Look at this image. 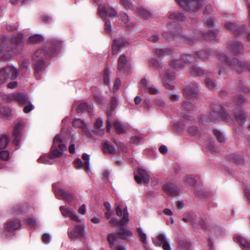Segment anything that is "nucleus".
<instances>
[{"instance_id": "nucleus-1", "label": "nucleus", "mask_w": 250, "mask_h": 250, "mask_svg": "<svg viewBox=\"0 0 250 250\" xmlns=\"http://www.w3.org/2000/svg\"><path fill=\"white\" fill-rule=\"evenodd\" d=\"M230 119L229 115L226 113L221 105L212 107L211 112L208 114H203L200 118L202 123L204 125H207L213 120H226Z\"/></svg>"}, {"instance_id": "nucleus-2", "label": "nucleus", "mask_w": 250, "mask_h": 250, "mask_svg": "<svg viewBox=\"0 0 250 250\" xmlns=\"http://www.w3.org/2000/svg\"><path fill=\"white\" fill-rule=\"evenodd\" d=\"M62 135H57L53 141L52 150L49 155L50 158H59L62 155L63 152L66 150V146L63 143Z\"/></svg>"}, {"instance_id": "nucleus-3", "label": "nucleus", "mask_w": 250, "mask_h": 250, "mask_svg": "<svg viewBox=\"0 0 250 250\" xmlns=\"http://www.w3.org/2000/svg\"><path fill=\"white\" fill-rule=\"evenodd\" d=\"M184 9L189 12H195L202 6V0H176Z\"/></svg>"}, {"instance_id": "nucleus-4", "label": "nucleus", "mask_w": 250, "mask_h": 250, "mask_svg": "<svg viewBox=\"0 0 250 250\" xmlns=\"http://www.w3.org/2000/svg\"><path fill=\"white\" fill-rule=\"evenodd\" d=\"M21 227L20 222L17 220L8 221L5 225V230L3 232V237L10 239L15 235L14 230Z\"/></svg>"}, {"instance_id": "nucleus-5", "label": "nucleus", "mask_w": 250, "mask_h": 250, "mask_svg": "<svg viewBox=\"0 0 250 250\" xmlns=\"http://www.w3.org/2000/svg\"><path fill=\"white\" fill-rule=\"evenodd\" d=\"M17 71L12 66H8L0 71V84L9 80H13L17 76Z\"/></svg>"}, {"instance_id": "nucleus-6", "label": "nucleus", "mask_w": 250, "mask_h": 250, "mask_svg": "<svg viewBox=\"0 0 250 250\" xmlns=\"http://www.w3.org/2000/svg\"><path fill=\"white\" fill-rule=\"evenodd\" d=\"M44 51L40 50L36 51L33 55V64L35 66L36 73L40 72L43 68V56L44 55Z\"/></svg>"}, {"instance_id": "nucleus-7", "label": "nucleus", "mask_w": 250, "mask_h": 250, "mask_svg": "<svg viewBox=\"0 0 250 250\" xmlns=\"http://www.w3.org/2000/svg\"><path fill=\"white\" fill-rule=\"evenodd\" d=\"M13 97L20 104L24 105L28 104L23 108L24 113H27L33 109V105L29 104V101L26 94L19 93L14 95Z\"/></svg>"}, {"instance_id": "nucleus-8", "label": "nucleus", "mask_w": 250, "mask_h": 250, "mask_svg": "<svg viewBox=\"0 0 250 250\" xmlns=\"http://www.w3.org/2000/svg\"><path fill=\"white\" fill-rule=\"evenodd\" d=\"M152 241L156 246L160 247L162 245L164 250H171L164 233L159 234L156 238L152 239Z\"/></svg>"}, {"instance_id": "nucleus-9", "label": "nucleus", "mask_w": 250, "mask_h": 250, "mask_svg": "<svg viewBox=\"0 0 250 250\" xmlns=\"http://www.w3.org/2000/svg\"><path fill=\"white\" fill-rule=\"evenodd\" d=\"M68 235L69 238L73 240L81 238L83 235V228L80 225H77L75 229L69 228Z\"/></svg>"}, {"instance_id": "nucleus-10", "label": "nucleus", "mask_w": 250, "mask_h": 250, "mask_svg": "<svg viewBox=\"0 0 250 250\" xmlns=\"http://www.w3.org/2000/svg\"><path fill=\"white\" fill-rule=\"evenodd\" d=\"M24 125L22 122L18 123L15 126L13 136L14 137V143L16 146H18L21 138V133L24 128Z\"/></svg>"}, {"instance_id": "nucleus-11", "label": "nucleus", "mask_w": 250, "mask_h": 250, "mask_svg": "<svg viewBox=\"0 0 250 250\" xmlns=\"http://www.w3.org/2000/svg\"><path fill=\"white\" fill-rule=\"evenodd\" d=\"M128 44L129 42L123 39L114 40L112 44L113 54H118L121 48L128 45Z\"/></svg>"}, {"instance_id": "nucleus-12", "label": "nucleus", "mask_w": 250, "mask_h": 250, "mask_svg": "<svg viewBox=\"0 0 250 250\" xmlns=\"http://www.w3.org/2000/svg\"><path fill=\"white\" fill-rule=\"evenodd\" d=\"M135 180L138 183L142 182L147 183L149 181V177L146 172L142 169H138L134 176Z\"/></svg>"}, {"instance_id": "nucleus-13", "label": "nucleus", "mask_w": 250, "mask_h": 250, "mask_svg": "<svg viewBox=\"0 0 250 250\" xmlns=\"http://www.w3.org/2000/svg\"><path fill=\"white\" fill-rule=\"evenodd\" d=\"M198 86L196 84H192L188 86L184 90V95L188 100L191 98H195L198 91Z\"/></svg>"}, {"instance_id": "nucleus-14", "label": "nucleus", "mask_w": 250, "mask_h": 250, "mask_svg": "<svg viewBox=\"0 0 250 250\" xmlns=\"http://www.w3.org/2000/svg\"><path fill=\"white\" fill-rule=\"evenodd\" d=\"M60 209L64 216L69 217L72 219L77 222L80 221V220L76 213L71 208L64 206H61Z\"/></svg>"}, {"instance_id": "nucleus-15", "label": "nucleus", "mask_w": 250, "mask_h": 250, "mask_svg": "<svg viewBox=\"0 0 250 250\" xmlns=\"http://www.w3.org/2000/svg\"><path fill=\"white\" fill-rule=\"evenodd\" d=\"M60 209L64 216L69 217L72 219L77 222L80 221V220L76 213L71 208L64 206H61Z\"/></svg>"}, {"instance_id": "nucleus-16", "label": "nucleus", "mask_w": 250, "mask_h": 250, "mask_svg": "<svg viewBox=\"0 0 250 250\" xmlns=\"http://www.w3.org/2000/svg\"><path fill=\"white\" fill-rule=\"evenodd\" d=\"M55 192L56 196L64 198L68 202L72 201L74 197L73 193L68 192L60 188H55Z\"/></svg>"}, {"instance_id": "nucleus-17", "label": "nucleus", "mask_w": 250, "mask_h": 250, "mask_svg": "<svg viewBox=\"0 0 250 250\" xmlns=\"http://www.w3.org/2000/svg\"><path fill=\"white\" fill-rule=\"evenodd\" d=\"M129 68V64L126 57L124 55H121L119 58L118 68L122 72H125Z\"/></svg>"}, {"instance_id": "nucleus-18", "label": "nucleus", "mask_w": 250, "mask_h": 250, "mask_svg": "<svg viewBox=\"0 0 250 250\" xmlns=\"http://www.w3.org/2000/svg\"><path fill=\"white\" fill-rule=\"evenodd\" d=\"M141 86L142 87L146 88L148 92L152 95H156L159 93V90L153 86H149L148 82L146 79H143L141 82Z\"/></svg>"}, {"instance_id": "nucleus-19", "label": "nucleus", "mask_w": 250, "mask_h": 250, "mask_svg": "<svg viewBox=\"0 0 250 250\" xmlns=\"http://www.w3.org/2000/svg\"><path fill=\"white\" fill-rule=\"evenodd\" d=\"M175 79V75L173 73H167L163 78V81L165 83V87L167 88L171 89L172 85L170 83Z\"/></svg>"}, {"instance_id": "nucleus-20", "label": "nucleus", "mask_w": 250, "mask_h": 250, "mask_svg": "<svg viewBox=\"0 0 250 250\" xmlns=\"http://www.w3.org/2000/svg\"><path fill=\"white\" fill-rule=\"evenodd\" d=\"M99 12L101 17H104L105 14L108 15L110 17L116 16L117 15V12L115 9L110 8L107 11H106L104 6L103 5H100L99 6Z\"/></svg>"}, {"instance_id": "nucleus-21", "label": "nucleus", "mask_w": 250, "mask_h": 250, "mask_svg": "<svg viewBox=\"0 0 250 250\" xmlns=\"http://www.w3.org/2000/svg\"><path fill=\"white\" fill-rule=\"evenodd\" d=\"M217 58L220 61L230 65L231 66H234L236 67H238L239 66L241 65L240 63L238 62V60H234V63H232V62H229V59L228 58L227 56H225V55L223 54H219L217 55Z\"/></svg>"}, {"instance_id": "nucleus-22", "label": "nucleus", "mask_w": 250, "mask_h": 250, "mask_svg": "<svg viewBox=\"0 0 250 250\" xmlns=\"http://www.w3.org/2000/svg\"><path fill=\"white\" fill-rule=\"evenodd\" d=\"M103 121L98 119L95 123V129L94 130V132L99 135H102L104 133V130L103 127Z\"/></svg>"}, {"instance_id": "nucleus-23", "label": "nucleus", "mask_w": 250, "mask_h": 250, "mask_svg": "<svg viewBox=\"0 0 250 250\" xmlns=\"http://www.w3.org/2000/svg\"><path fill=\"white\" fill-rule=\"evenodd\" d=\"M0 40H1V42L0 44V54L3 53L5 51H9V50L8 49L7 42H9V40H8L7 38L5 36L1 37Z\"/></svg>"}, {"instance_id": "nucleus-24", "label": "nucleus", "mask_w": 250, "mask_h": 250, "mask_svg": "<svg viewBox=\"0 0 250 250\" xmlns=\"http://www.w3.org/2000/svg\"><path fill=\"white\" fill-rule=\"evenodd\" d=\"M164 191L168 194L172 196H175L177 195L178 190L172 185H167L164 187Z\"/></svg>"}, {"instance_id": "nucleus-25", "label": "nucleus", "mask_w": 250, "mask_h": 250, "mask_svg": "<svg viewBox=\"0 0 250 250\" xmlns=\"http://www.w3.org/2000/svg\"><path fill=\"white\" fill-rule=\"evenodd\" d=\"M230 45L233 53L235 54L241 53L243 49L242 45L237 42H231Z\"/></svg>"}, {"instance_id": "nucleus-26", "label": "nucleus", "mask_w": 250, "mask_h": 250, "mask_svg": "<svg viewBox=\"0 0 250 250\" xmlns=\"http://www.w3.org/2000/svg\"><path fill=\"white\" fill-rule=\"evenodd\" d=\"M113 125L118 133H122L126 131V127L118 121L114 122Z\"/></svg>"}, {"instance_id": "nucleus-27", "label": "nucleus", "mask_w": 250, "mask_h": 250, "mask_svg": "<svg viewBox=\"0 0 250 250\" xmlns=\"http://www.w3.org/2000/svg\"><path fill=\"white\" fill-rule=\"evenodd\" d=\"M237 239L243 247L244 250H248L250 249V243L246 239L239 236L237 237Z\"/></svg>"}, {"instance_id": "nucleus-28", "label": "nucleus", "mask_w": 250, "mask_h": 250, "mask_svg": "<svg viewBox=\"0 0 250 250\" xmlns=\"http://www.w3.org/2000/svg\"><path fill=\"white\" fill-rule=\"evenodd\" d=\"M131 232L127 229L122 228L118 232L120 237L123 239H126L131 235Z\"/></svg>"}, {"instance_id": "nucleus-29", "label": "nucleus", "mask_w": 250, "mask_h": 250, "mask_svg": "<svg viewBox=\"0 0 250 250\" xmlns=\"http://www.w3.org/2000/svg\"><path fill=\"white\" fill-rule=\"evenodd\" d=\"M9 137L7 135H3L0 138V149H4L7 146Z\"/></svg>"}, {"instance_id": "nucleus-30", "label": "nucleus", "mask_w": 250, "mask_h": 250, "mask_svg": "<svg viewBox=\"0 0 250 250\" xmlns=\"http://www.w3.org/2000/svg\"><path fill=\"white\" fill-rule=\"evenodd\" d=\"M103 149L105 153L115 154L116 152V150L114 147L108 144L107 143H105L104 144Z\"/></svg>"}, {"instance_id": "nucleus-31", "label": "nucleus", "mask_w": 250, "mask_h": 250, "mask_svg": "<svg viewBox=\"0 0 250 250\" xmlns=\"http://www.w3.org/2000/svg\"><path fill=\"white\" fill-rule=\"evenodd\" d=\"M77 110L79 112L87 111L88 112L90 113L91 112L92 109L91 107L89 106L86 103H83L80 104L78 105Z\"/></svg>"}, {"instance_id": "nucleus-32", "label": "nucleus", "mask_w": 250, "mask_h": 250, "mask_svg": "<svg viewBox=\"0 0 250 250\" xmlns=\"http://www.w3.org/2000/svg\"><path fill=\"white\" fill-rule=\"evenodd\" d=\"M235 118L239 124H243L246 118V114L243 111H239L235 114Z\"/></svg>"}, {"instance_id": "nucleus-33", "label": "nucleus", "mask_w": 250, "mask_h": 250, "mask_svg": "<svg viewBox=\"0 0 250 250\" xmlns=\"http://www.w3.org/2000/svg\"><path fill=\"white\" fill-rule=\"evenodd\" d=\"M117 239V237L116 236H115L113 234H110L108 235L107 237V240L109 244V245L110 247L112 249H113L115 248L114 245L115 244V242H116Z\"/></svg>"}, {"instance_id": "nucleus-34", "label": "nucleus", "mask_w": 250, "mask_h": 250, "mask_svg": "<svg viewBox=\"0 0 250 250\" xmlns=\"http://www.w3.org/2000/svg\"><path fill=\"white\" fill-rule=\"evenodd\" d=\"M22 40V35L19 34L18 37H14L11 39V43L13 46L17 45L20 44Z\"/></svg>"}, {"instance_id": "nucleus-35", "label": "nucleus", "mask_w": 250, "mask_h": 250, "mask_svg": "<svg viewBox=\"0 0 250 250\" xmlns=\"http://www.w3.org/2000/svg\"><path fill=\"white\" fill-rule=\"evenodd\" d=\"M73 124L74 126L82 128L83 130L86 129V125L85 123L79 119L75 120L73 122Z\"/></svg>"}, {"instance_id": "nucleus-36", "label": "nucleus", "mask_w": 250, "mask_h": 250, "mask_svg": "<svg viewBox=\"0 0 250 250\" xmlns=\"http://www.w3.org/2000/svg\"><path fill=\"white\" fill-rule=\"evenodd\" d=\"M182 107L186 111L191 112L194 109V106L190 102L186 101L183 103Z\"/></svg>"}, {"instance_id": "nucleus-37", "label": "nucleus", "mask_w": 250, "mask_h": 250, "mask_svg": "<svg viewBox=\"0 0 250 250\" xmlns=\"http://www.w3.org/2000/svg\"><path fill=\"white\" fill-rule=\"evenodd\" d=\"M82 158L85 161L84 167L87 172L89 170V156L86 153L83 154Z\"/></svg>"}, {"instance_id": "nucleus-38", "label": "nucleus", "mask_w": 250, "mask_h": 250, "mask_svg": "<svg viewBox=\"0 0 250 250\" xmlns=\"http://www.w3.org/2000/svg\"><path fill=\"white\" fill-rule=\"evenodd\" d=\"M169 17L171 20L177 21H181L184 19V16L179 13L171 14L169 15Z\"/></svg>"}, {"instance_id": "nucleus-39", "label": "nucleus", "mask_w": 250, "mask_h": 250, "mask_svg": "<svg viewBox=\"0 0 250 250\" xmlns=\"http://www.w3.org/2000/svg\"><path fill=\"white\" fill-rule=\"evenodd\" d=\"M42 40V37L38 35H34L29 37V43H37Z\"/></svg>"}, {"instance_id": "nucleus-40", "label": "nucleus", "mask_w": 250, "mask_h": 250, "mask_svg": "<svg viewBox=\"0 0 250 250\" xmlns=\"http://www.w3.org/2000/svg\"><path fill=\"white\" fill-rule=\"evenodd\" d=\"M213 133H214V135L216 136L217 140L219 142L222 143L225 141V138L224 136L223 135V133L220 132L219 130L214 129L213 130Z\"/></svg>"}, {"instance_id": "nucleus-41", "label": "nucleus", "mask_w": 250, "mask_h": 250, "mask_svg": "<svg viewBox=\"0 0 250 250\" xmlns=\"http://www.w3.org/2000/svg\"><path fill=\"white\" fill-rule=\"evenodd\" d=\"M137 231L139 234V237L140 238L141 241L145 244H146L147 242L146 240V235L145 233H144L143 230L140 228L137 229Z\"/></svg>"}, {"instance_id": "nucleus-42", "label": "nucleus", "mask_w": 250, "mask_h": 250, "mask_svg": "<svg viewBox=\"0 0 250 250\" xmlns=\"http://www.w3.org/2000/svg\"><path fill=\"white\" fill-rule=\"evenodd\" d=\"M120 227H123L126 224H127L129 221L128 219V214L127 212H126L125 210L124 211V217L123 218L119 221Z\"/></svg>"}, {"instance_id": "nucleus-43", "label": "nucleus", "mask_w": 250, "mask_h": 250, "mask_svg": "<svg viewBox=\"0 0 250 250\" xmlns=\"http://www.w3.org/2000/svg\"><path fill=\"white\" fill-rule=\"evenodd\" d=\"M234 102L238 105H241L245 102V99L239 95H235L233 98Z\"/></svg>"}, {"instance_id": "nucleus-44", "label": "nucleus", "mask_w": 250, "mask_h": 250, "mask_svg": "<svg viewBox=\"0 0 250 250\" xmlns=\"http://www.w3.org/2000/svg\"><path fill=\"white\" fill-rule=\"evenodd\" d=\"M139 14L145 19H147L150 16V13L146 9L142 8L138 12Z\"/></svg>"}, {"instance_id": "nucleus-45", "label": "nucleus", "mask_w": 250, "mask_h": 250, "mask_svg": "<svg viewBox=\"0 0 250 250\" xmlns=\"http://www.w3.org/2000/svg\"><path fill=\"white\" fill-rule=\"evenodd\" d=\"M0 114L3 116H8L11 114V110L8 108L0 106Z\"/></svg>"}, {"instance_id": "nucleus-46", "label": "nucleus", "mask_w": 250, "mask_h": 250, "mask_svg": "<svg viewBox=\"0 0 250 250\" xmlns=\"http://www.w3.org/2000/svg\"><path fill=\"white\" fill-rule=\"evenodd\" d=\"M104 83L105 85H108L109 83V79H110V73L108 70H105L104 73Z\"/></svg>"}, {"instance_id": "nucleus-47", "label": "nucleus", "mask_w": 250, "mask_h": 250, "mask_svg": "<svg viewBox=\"0 0 250 250\" xmlns=\"http://www.w3.org/2000/svg\"><path fill=\"white\" fill-rule=\"evenodd\" d=\"M183 60L185 62L191 63L194 61L195 57L191 55L187 54L184 56Z\"/></svg>"}, {"instance_id": "nucleus-48", "label": "nucleus", "mask_w": 250, "mask_h": 250, "mask_svg": "<svg viewBox=\"0 0 250 250\" xmlns=\"http://www.w3.org/2000/svg\"><path fill=\"white\" fill-rule=\"evenodd\" d=\"M120 2L127 9H130L133 8L132 4L128 0H120Z\"/></svg>"}, {"instance_id": "nucleus-49", "label": "nucleus", "mask_w": 250, "mask_h": 250, "mask_svg": "<svg viewBox=\"0 0 250 250\" xmlns=\"http://www.w3.org/2000/svg\"><path fill=\"white\" fill-rule=\"evenodd\" d=\"M9 153L7 151H0V158L3 160L6 161L9 159Z\"/></svg>"}, {"instance_id": "nucleus-50", "label": "nucleus", "mask_w": 250, "mask_h": 250, "mask_svg": "<svg viewBox=\"0 0 250 250\" xmlns=\"http://www.w3.org/2000/svg\"><path fill=\"white\" fill-rule=\"evenodd\" d=\"M50 159H51L50 158L49 155H46L40 157L38 159V162L40 163H47L49 162Z\"/></svg>"}, {"instance_id": "nucleus-51", "label": "nucleus", "mask_w": 250, "mask_h": 250, "mask_svg": "<svg viewBox=\"0 0 250 250\" xmlns=\"http://www.w3.org/2000/svg\"><path fill=\"white\" fill-rule=\"evenodd\" d=\"M170 64L175 68H182L183 65L181 63L180 61L178 60H173L171 62Z\"/></svg>"}, {"instance_id": "nucleus-52", "label": "nucleus", "mask_w": 250, "mask_h": 250, "mask_svg": "<svg viewBox=\"0 0 250 250\" xmlns=\"http://www.w3.org/2000/svg\"><path fill=\"white\" fill-rule=\"evenodd\" d=\"M205 84L208 87L211 89H213L215 86L214 82L209 79H207L206 80Z\"/></svg>"}, {"instance_id": "nucleus-53", "label": "nucleus", "mask_w": 250, "mask_h": 250, "mask_svg": "<svg viewBox=\"0 0 250 250\" xmlns=\"http://www.w3.org/2000/svg\"><path fill=\"white\" fill-rule=\"evenodd\" d=\"M201 33L202 34V36L205 39H210L212 40H214L215 39V35H214V33H212L211 31H210L208 35H206L204 33H203L202 32H201Z\"/></svg>"}, {"instance_id": "nucleus-54", "label": "nucleus", "mask_w": 250, "mask_h": 250, "mask_svg": "<svg viewBox=\"0 0 250 250\" xmlns=\"http://www.w3.org/2000/svg\"><path fill=\"white\" fill-rule=\"evenodd\" d=\"M42 242L46 244H48L50 242V236L48 233H44L42 236Z\"/></svg>"}, {"instance_id": "nucleus-55", "label": "nucleus", "mask_w": 250, "mask_h": 250, "mask_svg": "<svg viewBox=\"0 0 250 250\" xmlns=\"http://www.w3.org/2000/svg\"><path fill=\"white\" fill-rule=\"evenodd\" d=\"M105 30L107 34H111L112 33V28L110 22L106 21L105 24Z\"/></svg>"}, {"instance_id": "nucleus-56", "label": "nucleus", "mask_w": 250, "mask_h": 250, "mask_svg": "<svg viewBox=\"0 0 250 250\" xmlns=\"http://www.w3.org/2000/svg\"><path fill=\"white\" fill-rule=\"evenodd\" d=\"M189 132L193 135H196L199 130L196 126H192L189 128Z\"/></svg>"}, {"instance_id": "nucleus-57", "label": "nucleus", "mask_w": 250, "mask_h": 250, "mask_svg": "<svg viewBox=\"0 0 250 250\" xmlns=\"http://www.w3.org/2000/svg\"><path fill=\"white\" fill-rule=\"evenodd\" d=\"M27 222L28 225H30L32 227L36 226L37 222L35 219L33 218H29L27 219Z\"/></svg>"}, {"instance_id": "nucleus-58", "label": "nucleus", "mask_w": 250, "mask_h": 250, "mask_svg": "<svg viewBox=\"0 0 250 250\" xmlns=\"http://www.w3.org/2000/svg\"><path fill=\"white\" fill-rule=\"evenodd\" d=\"M75 167L77 168H80L83 166V163L81 159H77L74 161Z\"/></svg>"}, {"instance_id": "nucleus-59", "label": "nucleus", "mask_w": 250, "mask_h": 250, "mask_svg": "<svg viewBox=\"0 0 250 250\" xmlns=\"http://www.w3.org/2000/svg\"><path fill=\"white\" fill-rule=\"evenodd\" d=\"M121 82L119 79H117L114 84L113 90L114 92H116L119 88Z\"/></svg>"}, {"instance_id": "nucleus-60", "label": "nucleus", "mask_w": 250, "mask_h": 250, "mask_svg": "<svg viewBox=\"0 0 250 250\" xmlns=\"http://www.w3.org/2000/svg\"><path fill=\"white\" fill-rule=\"evenodd\" d=\"M167 49L166 48L157 49H156V53L160 56L167 54Z\"/></svg>"}, {"instance_id": "nucleus-61", "label": "nucleus", "mask_w": 250, "mask_h": 250, "mask_svg": "<svg viewBox=\"0 0 250 250\" xmlns=\"http://www.w3.org/2000/svg\"><path fill=\"white\" fill-rule=\"evenodd\" d=\"M117 99L116 97H113L111 101V110L114 109L117 104Z\"/></svg>"}, {"instance_id": "nucleus-62", "label": "nucleus", "mask_w": 250, "mask_h": 250, "mask_svg": "<svg viewBox=\"0 0 250 250\" xmlns=\"http://www.w3.org/2000/svg\"><path fill=\"white\" fill-rule=\"evenodd\" d=\"M140 140L141 138L140 137L135 136L131 138L130 142L133 144H137L140 142Z\"/></svg>"}, {"instance_id": "nucleus-63", "label": "nucleus", "mask_w": 250, "mask_h": 250, "mask_svg": "<svg viewBox=\"0 0 250 250\" xmlns=\"http://www.w3.org/2000/svg\"><path fill=\"white\" fill-rule=\"evenodd\" d=\"M110 223L113 225L120 227V221L116 218H113L110 220Z\"/></svg>"}, {"instance_id": "nucleus-64", "label": "nucleus", "mask_w": 250, "mask_h": 250, "mask_svg": "<svg viewBox=\"0 0 250 250\" xmlns=\"http://www.w3.org/2000/svg\"><path fill=\"white\" fill-rule=\"evenodd\" d=\"M104 214L106 218L109 219L113 215L114 211L111 209L106 210H105Z\"/></svg>"}]
</instances>
